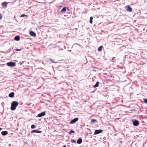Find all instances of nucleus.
<instances>
[{
	"label": "nucleus",
	"mask_w": 147,
	"mask_h": 147,
	"mask_svg": "<svg viewBox=\"0 0 147 147\" xmlns=\"http://www.w3.org/2000/svg\"><path fill=\"white\" fill-rule=\"evenodd\" d=\"M96 121V119H92L91 120V123L92 124L94 122Z\"/></svg>",
	"instance_id": "nucleus-18"
},
{
	"label": "nucleus",
	"mask_w": 147,
	"mask_h": 147,
	"mask_svg": "<svg viewBox=\"0 0 147 147\" xmlns=\"http://www.w3.org/2000/svg\"><path fill=\"white\" fill-rule=\"evenodd\" d=\"M99 85V82H96L95 85L93 86V87L96 88Z\"/></svg>",
	"instance_id": "nucleus-15"
},
{
	"label": "nucleus",
	"mask_w": 147,
	"mask_h": 147,
	"mask_svg": "<svg viewBox=\"0 0 147 147\" xmlns=\"http://www.w3.org/2000/svg\"><path fill=\"white\" fill-rule=\"evenodd\" d=\"M75 132V131H73V130H71L69 132V134H71V133H74Z\"/></svg>",
	"instance_id": "nucleus-22"
},
{
	"label": "nucleus",
	"mask_w": 147,
	"mask_h": 147,
	"mask_svg": "<svg viewBox=\"0 0 147 147\" xmlns=\"http://www.w3.org/2000/svg\"><path fill=\"white\" fill-rule=\"evenodd\" d=\"M66 10V8L65 7H63L61 10V11L62 12H65V11Z\"/></svg>",
	"instance_id": "nucleus-19"
},
{
	"label": "nucleus",
	"mask_w": 147,
	"mask_h": 147,
	"mask_svg": "<svg viewBox=\"0 0 147 147\" xmlns=\"http://www.w3.org/2000/svg\"><path fill=\"white\" fill-rule=\"evenodd\" d=\"M20 36H17L15 37L14 39L15 40L18 41L20 40Z\"/></svg>",
	"instance_id": "nucleus-14"
},
{
	"label": "nucleus",
	"mask_w": 147,
	"mask_h": 147,
	"mask_svg": "<svg viewBox=\"0 0 147 147\" xmlns=\"http://www.w3.org/2000/svg\"><path fill=\"white\" fill-rule=\"evenodd\" d=\"M92 20H93L92 17H90V22L91 24H92Z\"/></svg>",
	"instance_id": "nucleus-17"
},
{
	"label": "nucleus",
	"mask_w": 147,
	"mask_h": 147,
	"mask_svg": "<svg viewBox=\"0 0 147 147\" xmlns=\"http://www.w3.org/2000/svg\"><path fill=\"white\" fill-rule=\"evenodd\" d=\"M1 134L3 136H5L8 134V132L7 131H3L1 133Z\"/></svg>",
	"instance_id": "nucleus-11"
},
{
	"label": "nucleus",
	"mask_w": 147,
	"mask_h": 147,
	"mask_svg": "<svg viewBox=\"0 0 147 147\" xmlns=\"http://www.w3.org/2000/svg\"><path fill=\"white\" fill-rule=\"evenodd\" d=\"M16 63L13 62H10L7 63L8 66L11 67H14L16 66Z\"/></svg>",
	"instance_id": "nucleus-2"
},
{
	"label": "nucleus",
	"mask_w": 147,
	"mask_h": 147,
	"mask_svg": "<svg viewBox=\"0 0 147 147\" xmlns=\"http://www.w3.org/2000/svg\"><path fill=\"white\" fill-rule=\"evenodd\" d=\"M78 120V118H76L71 120L69 122L70 124H72L76 123Z\"/></svg>",
	"instance_id": "nucleus-3"
},
{
	"label": "nucleus",
	"mask_w": 147,
	"mask_h": 147,
	"mask_svg": "<svg viewBox=\"0 0 147 147\" xmlns=\"http://www.w3.org/2000/svg\"><path fill=\"white\" fill-rule=\"evenodd\" d=\"M102 131V130L101 129L96 130L94 132V134L96 135L101 133Z\"/></svg>",
	"instance_id": "nucleus-5"
},
{
	"label": "nucleus",
	"mask_w": 147,
	"mask_h": 147,
	"mask_svg": "<svg viewBox=\"0 0 147 147\" xmlns=\"http://www.w3.org/2000/svg\"><path fill=\"white\" fill-rule=\"evenodd\" d=\"M18 105V103L16 101H13L11 103V107L10 108L11 109L12 111L15 110Z\"/></svg>",
	"instance_id": "nucleus-1"
},
{
	"label": "nucleus",
	"mask_w": 147,
	"mask_h": 147,
	"mask_svg": "<svg viewBox=\"0 0 147 147\" xmlns=\"http://www.w3.org/2000/svg\"><path fill=\"white\" fill-rule=\"evenodd\" d=\"M49 60L51 61V62L52 63H55V62L54 61L51 59L50 58L49 59Z\"/></svg>",
	"instance_id": "nucleus-25"
},
{
	"label": "nucleus",
	"mask_w": 147,
	"mask_h": 147,
	"mask_svg": "<svg viewBox=\"0 0 147 147\" xmlns=\"http://www.w3.org/2000/svg\"><path fill=\"white\" fill-rule=\"evenodd\" d=\"M133 124L135 126H138L139 124V122L138 121L135 120L133 122Z\"/></svg>",
	"instance_id": "nucleus-6"
},
{
	"label": "nucleus",
	"mask_w": 147,
	"mask_h": 147,
	"mask_svg": "<svg viewBox=\"0 0 147 147\" xmlns=\"http://www.w3.org/2000/svg\"><path fill=\"white\" fill-rule=\"evenodd\" d=\"M31 127L32 129L35 128V126L34 125H32L31 126Z\"/></svg>",
	"instance_id": "nucleus-21"
},
{
	"label": "nucleus",
	"mask_w": 147,
	"mask_h": 147,
	"mask_svg": "<svg viewBox=\"0 0 147 147\" xmlns=\"http://www.w3.org/2000/svg\"><path fill=\"white\" fill-rule=\"evenodd\" d=\"M71 141L72 143H76V141L75 140H74L72 139L71 140Z\"/></svg>",
	"instance_id": "nucleus-20"
},
{
	"label": "nucleus",
	"mask_w": 147,
	"mask_h": 147,
	"mask_svg": "<svg viewBox=\"0 0 147 147\" xmlns=\"http://www.w3.org/2000/svg\"><path fill=\"white\" fill-rule=\"evenodd\" d=\"M145 14H147V13H146Z\"/></svg>",
	"instance_id": "nucleus-30"
},
{
	"label": "nucleus",
	"mask_w": 147,
	"mask_h": 147,
	"mask_svg": "<svg viewBox=\"0 0 147 147\" xmlns=\"http://www.w3.org/2000/svg\"><path fill=\"white\" fill-rule=\"evenodd\" d=\"M2 129V128L0 127V131H1Z\"/></svg>",
	"instance_id": "nucleus-28"
},
{
	"label": "nucleus",
	"mask_w": 147,
	"mask_h": 147,
	"mask_svg": "<svg viewBox=\"0 0 147 147\" xmlns=\"http://www.w3.org/2000/svg\"><path fill=\"white\" fill-rule=\"evenodd\" d=\"M14 92H11L9 94V96L10 97L13 98L14 96Z\"/></svg>",
	"instance_id": "nucleus-13"
},
{
	"label": "nucleus",
	"mask_w": 147,
	"mask_h": 147,
	"mask_svg": "<svg viewBox=\"0 0 147 147\" xmlns=\"http://www.w3.org/2000/svg\"><path fill=\"white\" fill-rule=\"evenodd\" d=\"M144 100L145 103H147V99H144Z\"/></svg>",
	"instance_id": "nucleus-23"
},
{
	"label": "nucleus",
	"mask_w": 147,
	"mask_h": 147,
	"mask_svg": "<svg viewBox=\"0 0 147 147\" xmlns=\"http://www.w3.org/2000/svg\"><path fill=\"white\" fill-rule=\"evenodd\" d=\"M82 139L80 138L77 141V143L78 144H80L82 143Z\"/></svg>",
	"instance_id": "nucleus-12"
},
{
	"label": "nucleus",
	"mask_w": 147,
	"mask_h": 147,
	"mask_svg": "<svg viewBox=\"0 0 147 147\" xmlns=\"http://www.w3.org/2000/svg\"><path fill=\"white\" fill-rule=\"evenodd\" d=\"M8 3L6 2H4L3 3H1V5L2 6H5V8H6L7 7V4H8Z\"/></svg>",
	"instance_id": "nucleus-8"
},
{
	"label": "nucleus",
	"mask_w": 147,
	"mask_h": 147,
	"mask_svg": "<svg viewBox=\"0 0 147 147\" xmlns=\"http://www.w3.org/2000/svg\"><path fill=\"white\" fill-rule=\"evenodd\" d=\"M45 111H43L41 113L38 114V115H37V117H40L45 116Z\"/></svg>",
	"instance_id": "nucleus-4"
},
{
	"label": "nucleus",
	"mask_w": 147,
	"mask_h": 147,
	"mask_svg": "<svg viewBox=\"0 0 147 147\" xmlns=\"http://www.w3.org/2000/svg\"><path fill=\"white\" fill-rule=\"evenodd\" d=\"M63 147H66V146H64Z\"/></svg>",
	"instance_id": "nucleus-29"
},
{
	"label": "nucleus",
	"mask_w": 147,
	"mask_h": 147,
	"mask_svg": "<svg viewBox=\"0 0 147 147\" xmlns=\"http://www.w3.org/2000/svg\"><path fill=\"white\" fill-rule=\"evenodd\" d=\"M16 50L17 51H20L21 50L20 49H16Z\"/></svg>",
	"instance_id": "nucleus-27"
},
{
	"label": "nucleus",
	"mask_w": 147,
	"mask_h": 147,
	"mask_svg": "<svg viewBox=\"0 0 147 147\" xmlns=\"http://www.w3.org/2000/svg\"><path fill=\"white\" fill-rule=\"evenodd\" d=\"M103 48L102 46H100L98 49V51H101L102 50V48Z\"/></svg>",
	"instance_id": "nucleus-16"
},
{
	"label": "nucleus",
	"mask_w": 147,
	"mask_h": 147,
	"mask_svg": "<svg viewBox=\"0 0 147 147\" xmlns=\"http://www.w3.org/2000/svg\"><path fill=\"white\" fill-rule=\"evenodd\" d=\"M127 10L129 12H131L132 11V8H131L129 5L127 6Z\"/></svg>",
	"instance_id": "nucleus-10"
},
{
	"label": "nucleus",
	"mask_w": 147,
	"mask_h": 147,
	"mask_svg": "<svg viewBox=\"0 0 147 147\" xmlns=\"http://www.w3.org/2000/svg\"><path fill=\"white\" fill-rule=\"evenodd\" d=\"M26 16V15H25V14H22L21 17H24V16Z\"/></svg>",
	"instance_id": "nucleus-26"
},
{
	"label": "nucleus",
	"mask_w": 147,
	"mask_h": 147,
	"mask_svg": "<svg viewBox=\"0 0 147 147\" xmlns=\"http://www.w3.org/2000/svg\"><path fill=\"white\" fill-rule=\"evenodd\" d=\"M30 35L32 36H36V33L32 31H31L30 32Z\"/></svg>",
	"instance_id": "nucleus-9"
},
{
	"label": "nucleus",
	"mask_w": 147,
	"mask_h": 147,
	"mask_svg": "<svg viewBox=\"0 0 147 147\" xmlns=\"http://www.w3.org/2000/svg\"><path fill=\"white\" fill-rule=\"evenodd\" d=\"M3 18V15L1 14H0V20H1Z\"/></svg>",
	"instance_id": "nucleus-24"
},
{
	"label": "nucleus",
	"mask_w": 147,
	"mask_h": 147,
	"mask_svg": "<svg viewBox=\"0 0 147 147\" xmlns=\"http://www.w3.org/2000/svg\"><path fill=\"white\" fill-rule=\"evenodd\" d=\"M42 132L41 131H39L37 130H34L31 131V133H41Z\"/></svg>",
	"instance_id": "nucleus-7"
}]
</instances>
